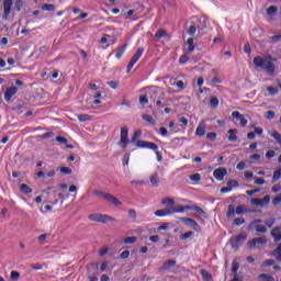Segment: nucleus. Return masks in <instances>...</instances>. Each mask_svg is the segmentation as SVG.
<instances>
[{"label": "nucleus", "instance_id": "30", "mask_svg": "<svg viewBox=\"0 0 281 281\" xmlns=\"http://www.w3.org/2000/svg\"><path fill=\"white\" fill-rule=\"evenodd\" d=\"M164 212L166 213L167 216H170V214H175V212H177V207L170 205V206H166L164 209Z\"/></svg>", "mask_w": 281, "mask_h": 281}, {"label": "nucleus", "instance_id": "34", "mask_svg": "<svg viewBox=\"0 0 281 281\" xmlns=\"http://www.w3.org/2000/svg\"><path fill=\"white\" fill-rule=\"evenodd\" d=\"M48 236L49 234L47 233L40 235L37 238V243H40V245H45V240H47Z\"/></svg>", "mask_w": 281, "mask_h": 281}, {"label": "nucleus", "instance_id": "42", "mask_svg": "<svg viewBox=\"0 0 281 281\" xmlns=\"http://www.w3.org/2000/svg\"><path fill=\"white\" fill-rule=\"evenodd\" d=\"M187 34H189V36H194V34H196V25L189 26V29H187Z\"/></svg>", "mask_w": 281, "mask_h": 281}, {"label": "nucleus", "instance_id": "9", "mask_svg": "<svg viewBox=\"0 0 281 281\" xmlns=\"http://www.w3.org/2000/svg\"><path fill=\"white\" fill-rule=\"evenodd\" d=\"M180 221L184 223L188 227H191V229H194L195 232H199V223L190 217H181Z\"/></svg>", "mask_w": 281, "mask_h": 281}, {"label": "nucleus", "instance_id": "59", "mask_svg": "<svg viewBox=\"0 0 281 281\" xmlns=\"http://www.w3.org/2000/svg\"><path fill=\"white\" fill-rule=\"evenodd\" d=\"M206 137L211 140L214 142L216 140V133L215 132H210L206 134Z\"/></svg>", "mask_w": 281, "mask_h": 281}, {"label": "nucleus", "instance_id": "2", "mask_svg": "<svg viewBox=\"0 0 281 281\" xmlns=\"http://www.w3.org/2000/svg\"><path fill=\"white\" fill-rule=\"evenodd\" d=\"M89 221H93L94 223H109L112 222V223H115V217H112L110 215H106V214H102V213H92L89 215Z\"/></svg>", "mask_w": 281, "mask_h": 281}, {"label": "nucleus", "instance_id": "18", "mask_svg": "<svg viewBox=\"0 0 281 281\" xmlns=\"http://www.w3.org/2000/svg\"><path fill=\"white\" fill-rule=\"evenodd\" d=\"M187 209L193 210V212H196L198 214L203 216V218H207V213H205V211L203 209H201L200 206L191 205V207H187Z\"/></svg>", "mask_w": 281, "mask_h": 281}, {"label": "nucleus", "instance_id": "37", "mask_svg": "<svg viewBox=\"0 0 281 281\" xmlns=\"http://www.w3.org/2000/svg\"><path fill=\"white\" fill-rule=\"evenodd\" d=\"M12 281H19V279L21 278V273L19 271H11V276H10Z\"/></svg>", "mask_w": 281, "mask_h": 281}, {"label": "nucleus", "instance_id": "38", "mask_svg": "<svg viewBox=\"0 0 281 281\" xmlns=\"http://www.w3.org/2000/svg\"><path fill=\"white\" fill-rule=\"evenodd\" d=\"M78 120H79V122H89V120H91V115H89V114H79Z\"/></svg>", "mask_w": 281, "mask_h": 281}, {"label": "nucleus", "instance_id": "39", "mask_svg": "<svg viewBox=\"0 0 281 281\" xmlns=\"http://www.w3.org/2000/svg\"><path fill=\"white\" fill-rule=\"evenodd\" d=\"M277 12H278V7H276V5H270V7L268 8V10H267V14H268L269 16L276 14Z\"/></svg>", "mask_w": 281, "mask_h": 281}, {"label": "nucleus", "instance_id": "12", "mask_svg": "<svg viewBox=\"0 0 281 281\" xmlns=\"http://www.w3.org/2000/svg\"><path fill=\"white\" fill-rule=\"evenodd\" d=\"M235 212L238 216H240L241 214H256L258 211L255 209H247L245 205H238Z\"/></svg>", "mask_w": 281, "mask_h": 281}, {"label": "nucleus", "instance_id": "56", "mask_svg": "<svg viewBox=\"0 0 281 281\" xmlns=\"http://www.w3.org/2000/svg\"><path fill=\"white\" fill-rule=\"evenodd\" d=\"M188 60H190V57H188V55H182V56L179 58L180 65H186V63H188Z\"/></svg>", "mask_w": 281, "mask_h": 281}, {"label": "nucleus", "instance_id": "36", "mask_svg": "<svg viewBox=\"0 0 281 281\" xmlns=\"http://www.w3.org/2000/svg\"><path fill=\"white\" fill-rule=\"evenodd\" d=\"M194 236V232L189 231L180 236L181 240H188V238H192Z\"/></svg>", "mask_w": 281, "mask_h": 281}, {"label": "nucleus", "instance_id": "61", "mask_svg": "<svg viewBox=\"0 0 281 281\" xmlns=\"http://www.w3.org/2000/svg\"><path fill=\"white\" fill-rule=\"evenodd\" d=\"M266 117H267V120H273V117H276V112H273V111H267L266 112Z\"/></svg>", "mask_w": 281, "mask_h": 281}, {"label": "nucleus", "instance_id": "20", "mask_svg": "<svg viewBox=\"0 0 281 281\" xmlns=\"http://www.w3.org/2000/svg\"><path fill=\"white\" fill-rule=\"evenodd\" d=\"M149 181L153 188H159V176L157 175V172L150 176Z\"/></svg>", "mask_w": 281, "mask_h": 281}, {"label": "nucleus", "instance_id": "44", "mask_svg": "<svg viewBox=\"0 0 281 281\" xmlns=\"http://www.w3.org/2000/svg\"><path fill=\"white\" fill-rule=\"evenodd\" d=\"M233 225H236L237 227H240V225H245V218L237 217L234 220Z\"/></svg>", "mask_w": 281, "mask_h": 281}, {"label": "nucleus", "instance_id": "4", "mask_svg": "<svg viewBox=\"0 0 281 281\" xmlns=\"http://www.w3.org/2000/svg\"><path fill=\"white\" fill-rule=\"evenodd\" d=\"M142 54H144V48H142V47L137 48L136 53L133 55L132 59L130 60V63L127 65V74H131V69H133V67H135V64L137 63V60H139V58H142Z\"/></svg>", "mask_w": 281, "mask_h": 281}, {"label": "nucleus", "instance_id": "17", "mask_svg": "<svg viewBox=\"0 0 281 281\" xmlns=\"http://www.w3.org/2000/svg\"><path fill=\"white\" fill-rule=\"evenodd\" d=\"M177 265V260L171 259L166 261L162 267L160 268V271H168L171 267H175Z\"/></svg>", "mask_w": 281, "mask_h": 281}, {"label": "nucleus", "instance_id": "33", "mask_svg": "<svg viewBox=\"0 0 281 281\" xmlns=\"http://www.w3.org/2000/svg\"><path fill=\"white\" fill-rule=\"evenodd\" d=\"M267 91H268L269 95H278V93H279L278 88H273L272 86H268Z\"/></svg>", "mask_w": 281, "mask_h": 281}, {"label": "nucleus", "instance_id": "51", "mask_svg": "<svg viewBox=\"0 0 281 281\" xmlns=\"http://www.w3.org/2000/svg\"><path fill=\"white\" fill-rule=\"evenodd\" d=\"M226 186H228L233 190V188H238L239 184H238V182L236 180H228L226 182Z\"/></svg>", "mask_w": 281, "mask_h": 281}, {"label": "nucleus", "instance_id": "13", "mask_svg": "<svg viewBox=\"0 0 281 281\" xmlns=\"http://www.w3.org/2000/svg\"><path fill=\"white\" fill-rule=\"evenodd\" d=\"M232 117H234L235 120H237V122H239V125L241 127L247 126V119H245V116L243 114H240V112L238 111H234L232 113Z\"/></svg>", "mask_w": 281, "mask_h": 281}, {"label": "nucleus", "instance_id": "22", "mask_svg": "<svg viewBox=\"0 0 281 281\" xmlns=\"http://www.w3.org/2000/svg\"><path fill=\"white\" fill-rule=\"evenodd\" d=\"M280 179H281V168L274 170L272 176V183L280 181Z\"/></svg>", "mask_w": 281, "mask_h": 281}, {"label": "nucleus", "instance_id": "53", "mask_svg": "<svg viewBox=\"0 0 281 281\" xmlns=\"http://www.w3.org/2000/svg\"><path fill=\"white\" fill-rule=\"evenodd\" d=\"M281 254V243L278 245V247L272 251V257L276 258L277 256H280Z\"/></svg>", "mask_w": 281, "mask_h": 281}, {"label": "nucleus", "instance_id": "5", "mask_svg": "<svg viewBox=\"0 0 281 281\" xmlns=\"http://www.w3.org/2000/svg\"><path fill=\"white\" fill-rule=\"evenodd\" d=\"M137 148H148L149 150H159V146L153 142L148 140H137L136 142Z\"/></svg>", "mask_w": 281, "mask_h": 281}, {"label": "nucleus", "instance_id": "57", "mask_svg": "<svg viewBox=\"0 0 281 281\" xmlns=\"http://www.w3.org/2000/svg\"><path fill=\"white\" fill-rule=\"evenodd\" d=\"M265 183H266L265 178H258V177L255 178L256 186H265Z\"/></svg>", "mask_w": 281, "mask_h": 281}, {"label": "nucleus", "instance_id": "31", "mask_svg": "<svg viewBox=\"0 0 281 281\" xmlns=\"http://www.w3.org/2000/svg\"><path fill=\"white\" fill-rule=\"evenodd\" d=\"M255 229L258 234H267V227L265 225L257 224Z\"/></svg>", "mask_w": 281, "mask_h": 281}, {"label": "nucleus", "instance_id": "49", "mask_svg": "<svg viewBox=\"0 0 281 281\" xmlns=\"http://www.w3.org/2000/svg\"><path fill=\"white\" fill-rule=\"evenodd\" d=\"M189 179H190L191 181H194V182L201 181V173H193V175H190V176H189Z\"/></svg>", "mask_w": 281, "mask_h": 281}, {"label": "nucleus", "instance_id": "32", "mask_svg": "<svg viewBox=\"0 0 281 281\" xmlns=\"http://www.w3.org/2000/svg\"><path fill=\"white\" fill-rule=\"evenodd\" d=\"M195 135H196L198 137H203V135H205V127L199 125L198 128H196V131H195Z\"/></svg>", "mask_w": 281, "mask_h": 281}, {"label": "nucleus", "instance_id": "19", "mask_svg": "<svg viewBox=\"0 0 281 281\" xmlns=\"http://www.w3.org/2000/svg\"><path fill=\"white\" fill-rule=\"evenodd\" d=\"M128 44H123L122 46H119L116 48V54H115V58H117L120 60V58H122V56L124 55V53L126 52V47Z\"/></svg>", "mask_w": 281, "mask_h": 281}, {"label": "nucleus", "instance_id": "28", "mask_svg": "<svg viewBox=\"0 0 281 281\" xmlns=\"http://www.w3.org/2000/svg\"><path fill=\"white\" fill-rule=\"evenodd\" d=\"M20 190L24 194H32V188H30V186H27V184H21Z\"/></svg>", "mask_w": 281, "mask_h": 281}, {"label": "nucleus", "instance_id": "64", "mask_svg": "<svg viewBox=\"0 0 281 281\" xmlns=\"http://www.w3.org/2000/svg\"><path fill=\"white\" fill-rule=\"evenodd\" d=\"M272 203H273V205H280V203H281V195L276 196L272 200Z\"/></svg>", "mask_w": 281, "mask_h": 281}, {"label": "nucleus", "instance_id": "47", "mask_svg": "<svg viewBox=\"0 0 281 281\" xmlns=\"http://www.w3.org/2000/svg\"><path fill=\"white\" fill-rule=\"evenodd\" d=\"M49 137H54V132H47L38 136L40 139H49Z\"/></svg>", "mask_w": 281, "mask_h": 281}, {"label": "nucleus", "instance_id": "7", "mask_svg": "<svg viewBox=\"0 0 281 281\" xmlns=\"http://www.w3.org/2000/svg\"><path fill=\"white\" fill-rule=\"evenodd\" d=\"M127 144H128V127L123 126L121 127L120 145L122 148H126Z\"/></svg>", "mask_w": 281, "mask_h": 281}, {"label": "nucleus", "instance_id": "55", "mask_svg": "<svg viewBox=\"0 0 281 281\" xmlns=\"http://www.w3.org/2000/svg\"><path fill=\"white\" fill-rule=\"evenodd\" d=\"M60 172H61L63 175H71V172H74V171L71 170V168L61 167V168H60Z\"/></svg>", "mask_w": 281, "mask_h": 281}, {"label": "nucleus", "instance_id": "29", "mask_svg": "<svg viewBox=\"0 0 281 281\" xmlns=\"http://www.w3.org/2000/svg\"><path fill=\"white\" fill-rule=\"evenodd\" d=\"M234 214H236V209L234 207V205H228L227 212H226V216L227 218H232V216H234Z\"/></svg>", "mask_w": 281, "mask_h": 281}, {"label": "nucleus", "instance_id": "63", "mask_svg": "<svg viewBox=\"0 0 281 281\" xmlns=\"http://www.w3.org/2000/svg\"><path fill=\"white\" fill-rule=\"evenodd\" d=\"M272 43H280L281 41V35H274L270 37Z\"/></svg>", "mask_w": 281, "mask_h": 281}, {"label": "nucleus", "instance_id": "35", "mask_svg": "<svg viewBox=\"0 0 281 281\" xmlns=\"http://www.w3.org/2000/svg\"><path fill=\"white\" fill-rule=\"evenodd\" d=\"M271 137H273V139H276V142L278 144L281 145V135L278 133V131H273L272 133H270Z\"/></svg>", "mask_w": 281, "mask_h": 281}, {"label": "nucleus", "instance_id": "46", "mask_svg": "<svg viewBox=\"0 0 281 281\" xmlns=\"http://www.w3.org/2000/svg\"><path fill=\"white\" fill-rule=\"evenodd\" d=\"M143 120L145 122H148V124H155V119H153V116H150L148 114H143Z\"/></svg>", "mask_w": 281, "mask_h": 281}, {"label": "nucleus", "instance_id": "15", "mask_svg": "<svg viewBox=\"0 0 281 281\" xmlns=\"http://www.w3.org/2000/svg\"><path fill=\"white\" fill-rule=\"evenodd\" d=\"M105 201H108V203H112L115 207H120V205H122V201L111 193L105 194Z\"/></svg>", "mask_w": 281, "mask_h": 281}, {"label": "nucleus", "instance_id": "16", "mask_svg": "<svg viewBox=\"0 0 281 281\" xmlns=\"http://www.w3.org/2000/svg\"><path fill=\"white\" fill-rule=\"evenodd\" d=\"M281 227L280 226H276L274 228H272L271 231V236L274 240V243H280L281 240Z\"/></svg>", "mask_w": 281, "mask_h": 281}, {"label": "nucleus", "instance_id": "3", "mask_svg": "<svg viewBox=\"0 0 281 281\" xmlns=\"http://www.w3.org/2000/svg\"><path fill=\"white\" fill-rule=\"evenodd\" d=\"M245 240H247V233H240L238 236L232 237L229 239V243H231L233 249L237 250L238 247H240V245H243V243H245Z\"/></svg>", "mask_w": 281, "mask_h": 281}, {"label": "nucleus", "instance_id": "14", "mask_svg": "<svg viewBox=\"0 0 281 281\" xmlns=\"http://www.w3.org/2000/svg\"><path fill=\"white\" fill-rule=\"evenodd\" d=\"M164 37H167V38L170 40V34H168V32H167L166 30L159 29V30L156 32L155 36H154V41H156L157 43H159V41H161V38H164Z\"/></svg>", "mask_w": 281, "mask_h": 281}, {"label": "nucleus", "instance_id": "40", "mask_svg": "<svg viewBox=\"0 0 281 281\" xmlns=\"http://www.w3.org/2000/svg\"><path fill=\"white\" fill-rule=\"evenodd\" d=\"M139 137H142V130L134 132V135L132 137V144H135V142H137V139H139Z\"/></svg>", "mask_w": 281, "mask_h": 281}, {"label": "nucleus", "instance_id": "41", "mask_svg": "<svg viewBox=\"0 0 281 281\" xmlns=\"http://www.w3.org/2000/svg\"><path fill=\"white\" fill-rule=\"evenodd\" d=\"M161 204L162 205H175V200L171 199V198H165L162 201H161Z\"/></svg>", "mask_w": 281, "mask_h": 281}, {"label": "nucleus", "instance_id": "26", "mask_svg": "<svg viewBox=\"0 0 281 281\" xmlns=\"http://www.w3.org/2000/svg\"><path fill=\"white\" fill-rule=\"evenodd\" d=\"M210 106H211V109H218V98L211 97Z\"/></svg>", "mask_w": 281, "mask_h": 281}, {"label": "nucleus", "instance_id": "58", "mask_svg": "<svg viewBox=\"0 0 281 281\" xmlns=\"http://www.w3.org/2000/svg\"><path fill=\"white\" fill-rule=\"evenodd\" d=\"M170 227V223H164L158 227V232H166Z\"/></svg>", "mask_w": 281, "mask_h": 281}, {"label": "nucleus", "instance_id": "27", "mask_svg": "<svg viewBox=\"0 0 281 281\" xmlns=\"http://www.w3.org/2000/svg\"><path fill=\"white\" fill-rule=\"evenodd\" d=\"M259 280L276 281V278H273L271 274L261 273L259 274Z\"/></svg>", "mask_w": 281, "mask_h": 281}, {"label": "nucleus", "instance_id": "60", "mask_svg": "<svg viewBox=\"0 0 281 281\" xmlns=\"http://www.w3.org/2000/svg\"><path fill=\"white\" fill-rule=\"evenodd\" d=\"M265 223H266L267 227H273V225H276V218H273V217L269 218Z\"/></svg>", "mask_w": 281, "mask_h": 281}, {"label": "nucleus", "instance_id": "23", "mask_svg": "<svg viewBox=\"0 0 281 281\" xmlns=\"http://www.w3.org/2000/svg\"><path fill=\"white\" fill-rule=\"evenodd\" d=\"M42 10L44 12H54V10H56V5L55 4H47V3H44L42 5Z\"/></svg>", "mask_w": 281, "mask_h": 281}, {"label": "nucleus", "instance_id": "24", "mask_svg": "<svg viewBox=\"0 0 281 281\" xmlns=\"http://www.w3.org/2000/svg\"><path fill=\"white\" fill-rule=\"evenodd\" d=\"M200 274H201L202 279L205 281L212 280V274H210V272H207V270H205V269H202L200 271Z\"/></svg>", "mask_w": 281, "mask_h": 281}, {"label": "nucleus", "instance_id": "50", "mask_svg": "<svg viewBox=\"0 0 281 281\" xmlns=\"http://www.w3.org/2000/svg\"><path fill=\"white\" fill-rule=\"evenodd\" d=\"M14 7L18 12H21V9L23 8V0H16L14 2Z\"/></svg>", "mask_w": 281, "mask_h": 281}, {"label": "nucleus", "instance_id": "43", "mask_svg": "<svg viewBox=\"0 0 281 281\" xmlns=\"http://www.w3.org/2000/svg\"><path fill=\"white\" fill-rule=\"evenodd\" d=\"M137 241V237H126L124 239V245H133Z\"/></svg>", "mask_w": 281, "mask_h": 281}, {"label": "nucleus", "instance_id": "48", "mask_svg": "<svg viewBox=\"0 0 281 281\" xmlns=\"http://www.w3.org/2000/svg\"><path fill=\"white\" fill-rule=\"evenodd\" d=\"M188 207H191V206L190 205H181L178 209H176L175 213L183 214V212H186V210H191V209H188Z\"/></svg>", "mask_w": 281, "mask_h": 281}, {"label": "nucleus", "instance_id": "10", "mask_svg": "<svg viewBox=\"0 0 281 281\" xmlns=\"http://www.w3.org/2000/svg\"><path fill=\"white\" fill-rule=\"evenodd\" d=\"M267 245V238L265 237H255L247 243L250 249H255L256 245Z\"/></svg>", "mask_w": 281, "mask_h": 281}, {"label": "nucleus", "instance_id": "25", "mask_svg": "<svg viewBox=\"0 0 281 281\" xmlns=\"http://www.w3.org/2000/svg\"><path fill=\"white\" fill-rule=\"evenodd\" d=\"M240 265L236 261H234L232 263V273L234 276V278L238 277V269H239Z\"/></svg>", "mask_w": 281, "mask_h": 281}, {"label": "nucleus", "instance_id": "8", "mask_svg": "<svg viewBox=\"0 0 281 281\" xmlns=\"http://www.w3.org/2000/svg\"><path fill=\"white\" fill-rule=\"evenodd\" d=\"M225 176H227V169L220 167L213 171V177L217 181H223L225 179Z\"/></svg>", "mask_w": 281, "mask_h": 281}, {"label": "nucleus", "instance_id": "6", "mask_svg": "<svg viewBox=\"0 0 281 281\" xmlns=\"http://www.w3.org/2000/svg\"><path fill=\"white\" fill-rule=\"evenodd\" d=\"M12 5H14L12 0H4L3 1L2 21H8V16H10V14L12 12Z\"/></svg>", "mask_w": 281, "mask_h": 281}, {"label": "nucleus", "instance_id": "1", "mask_svg": "<svg viewBox=\"0 0 281 281\" xmlns=\"http://www.w3.org/2000/svg\"><path fill=\"white\" fill-rule=\"evenodd\" d=\"M276 60L278 59L271 55L257 56L254 58V65L257 69H263L268 76H276Z\"/></svg>", "mask_w": 281, "mask_h": 281}, {"label": "nucleus", "instance_id": "52", "mask_svg": "<svg viewBox=\"0 0 281 281\" xmlns=\"http://www.w3.org/2000/svg\"><path fill=\"white\" fill-rule=\"evenodd\" d=\"M251 205H260L262 206V199H258V198H255V199H251L250 201Z\"/></svg>", "mask_w": 281, "mask_h": 281}, {"label": "nucleus", "instance_id": "45", "mask_svg": "<svg viewBox=\"0 0 281 281\" xmlns=\"http://www.w3.org/2000/svg\"><path fill=\"white\" fill-rule=\"evenodd\" d=\"M273 265H276V260L267 259L262 262L261 267H273Z\"/></svg>", "mask_w": 281, "mask_h": 281}, {"label": "nucleus", "instance_id": "11", "mask_svg": "<svg viewBox=\"0 0 281 281\" xmlns=\"http://www.w3.org/2000/svg\"><path fill=\"white\" fill-rule=\"evenodd\" d=\"M16 93H19V88L18 87H10L7 89V91L4 92V100L5 102H11L12 101V97L16 95Z\"/></svg>", "mask_w": 281, "mask_h": 281}, {"label": "nucleus", "instance_id": "54", "mask_svg": "<svg viewBox=\"0 0 281 281\" xmlns=\"http://www.w3.org/2000/svg\"><path fill=\"white\" fill-rule=\"evenodd\" d=\"M55 139H56V142H58V144H64L65 146H66V144H68V140L66 137L57 136Z\"/></svg>", "mask_w": 281, "mask_h": 281}, {"label": "nucleus", "instance_id": "62", "mask_svg": "<svg viewBox=\"0 0 281 281\" xmlns=\"http://www.w3.org/2000/svg\"><path fill=\"white\" fill-rule=\"evenodd\" d=\"M139 103L143 104V106H145V104L148 103V98H146V95L139 97Z\"/></svg>", "mask_w": 281, "mask_h": 281}, {"label": "nucleus", "instance_id": "21", "mask_svg": "<svg viewBox=\"0 0 281 281\" xmlns=\"http://www.w3.org/2000/svg\"><path fill=\"white\" fill-rule=\"evenodd\" d=\"M237 130H228V142H238Z\"/></svg>", "mask_w": 281, "mask_h": 281}]
</instances>
